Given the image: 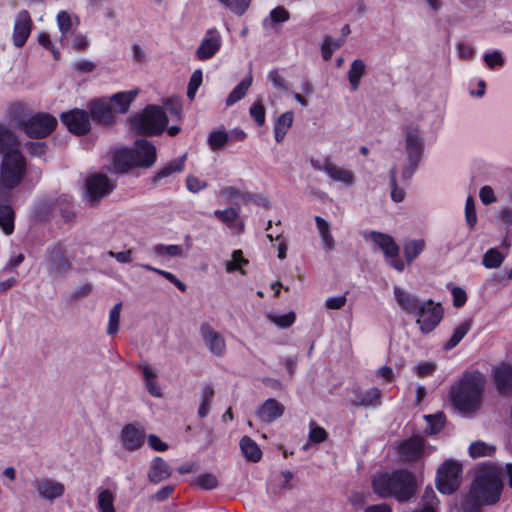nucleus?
<instances>
[{"label": "nucleus", "instance_id": "f257e3e1", "mask_svg": "<svg viewBox=\"0 0 512 512\" xmlns=\"http://www.w3.org/2000/svg\"><path fill=\"white\" fill-rule=\"evenodd\" d=\"M372 488L380 498H395L399 502H407L417 491V481L412 472L399 469L376 474L372 480Z\"/></svg>", "mask_w": 512, "mask_h": 512}, {"label": "nucleus", "instance_id": "f03ea898", "mask_svg": "<svg viewBox=\"0 0 512 512\" xmlns=\"http://www.w3.org/2000/svg\"><path fill=\"white\" fill-rule=\"evenodd\" d=\"M485 376L479 371H468L452 387V404L461 412H474L481 404Z\"/></svg>", "mask_w": 512, "mask_h": 512}, {"label": "nucleus", "instance_id": "7ed1b4c3", "mask_svg": "<svg viewBox=\"0 0 512 512\" xmlns=\"http://www.w3.org/2000/svg\"><path fill=\"white\" fill-rule=\"evenodd\" d=\"M502 488V470L492 464H484L479 468L470 492L483 505H492L499 501Z\"/></svg>", "mask_w": 512, "mask_h": 512}, {"label": "nucleus", "instance_id": "20e7f679", "mask_svg": "<svg viewBox=\"0 0 512 512\" xmlns=\"http://www.w3.org/2000/svg\"><path fill=\"white\" fill-rule=\"evenodd\" d=\"M25 170V159L20 151L3 157L0 170V202L9 200L11 191L22 181Z\"/></svg>", "mask_w": 512, "mask_h": 512}, {"label": "nucleus", "instance_id": "39448f33", "mask_svg": "<svg viewBox=\"0 0 512 512\" xmlns=\"http://www.w3.org/2000/svg\"><path fill=\"white\" fill-rule=\"evenodd\" d=\"M168 118L164 110L156 105L147 106L142 113L130 118L132 129L138 134L159 135L166 128Z\"/></svg>", "mask_w": 512, "mask_h": 512}, {"label": "nucleus", "instance_id": "423d86ee", "mask_svg": "<svg viewBox=\"0 0 512 512\" xmlns=\"http://www.w3.org/2000/svg\"><path fill=\"white\" fill-rule=\"evenodd\" d=\"M366 240H370L375 248L381 250L387 265L398 272H403L405 262L399 258L400 248L394 241L393 237L377 231H371L365 236Z\"/></svg>", "mask_w": 512, "mask_h": 512}, {"label": "nucleus", "instance_id": "0eeeda50", "mask_svg": "<svg viewBox=\"0 0 512 512\" xmlns=\"http://www.w3.org/2000/svg\"><path fill=\"white\" fill-rule=\"evenodd\" d=\"M462 466L455 460H445L437 470L436 486L440 493L450 495L461 484Z\"/></svg>", "mask_w": 512, "mask_h": 512}, {"label": "nucleus", "instance_id": "6e6552de", "mask_svg": "<svg viewBox=\"0 0 512 512\" xmlns=\"http://www.w3.org/2000/svg\"><path fill=\"white\" fill-rule=\"evenodd\" d=\"M444 310L440 303L431 299L425 300L419 306V310L414 313L416 323L419 325L422 333H430L441 322Z\"/></svg>", "mask_w": 512, "mask_h": 512}, {"label": "nucleus", "instance_id": "1a4fd4ad", "mask_svg": "<svg viewBox=\"0 0 512 512\" xmlns=\"http://www.w3.org/2000/svg\"><path fill=\"white\" fill-rule=\"evenodd\" d=\"M114 189V182L106 175L93 174L86 180L84 200L92 206L97 205L102 198L110 195Z\"/></svg>", "mask_w": 512, "mask_h": 512}, {"label": "nucleus", "instance_id": "9d476101", "mask_svg": "<svg viewBox=\"0 0 512 512\" xmlns=\"http://www.w3.org/2000/svg\"><path fill=\"white\" fill-rule=\"evenodd\" d=\"M55 117L46 113H37L29 118L23 125L24 132L32 138H44L56 127Z\"/></svg>", "mask_w": 512, "mask_h": 512}, {"label": "nucleus", "instance_id": "9b49d317", "mask_svg": "<svg viewBox=\"0 0 512 512\" xmlns=\"http://www.w3.org/2000/svg\"><path fill=\"white\" fill-rule=\"evenodd\" d=\"M405 150L411 166H418L424 150V140L417 126L409 125L404 130Z\"/></svg>", "mask_w": 512, "mask_h": 512}, {"label": "nucleus", "instance_id": "f8f14e48", "mask_svg": "<svg viewBox=\"0 0 512 512\" xmlns=\"http://www.w3.org/2000/svg\"><path fill=\"white\" fill-rule=\"evenodd\" d=\"M33 28V20L30 13L25 10H19L13 20V31L11 40L16 48H22L29 38Z\"/></svg>", "mask_w": 512, "mask_h": 512}, {"label": "nucleus", "instance_id": "ddd939ff", "mask_svg": "<svg viewBox=\"0 0 512 512\" xmlns=\"http://www.w3.org/2000/svg\"><path fill=\"white\" fill-rule=\"evenodd\" d=\"M32 485L38 497L49 502L61 498L65 493L64 484L50 477L37 478Z\"/></svg>", "mask_w": 512, "mask_h": 512}, {"label": "nucleus", "instance_id": "4468645a", "mask_svg": "<svg viewBox=\"0 0 512 512\" xmlns=\"http://www.w3.org/2000/svg\"><path fill=\"white\" fill-rule=\"evenodd\" d=\"M145 436V429L140 423L126 424L120 434L121 445L129 452L136 451L144 444Z\"/></svg>", "mask_w": 512, "mask_h": 512}, {"label": "nucleus", "instance_id": "2eb2a0df", "mask_svg": "<svg viewBox=\"0 0 512 512\" xmlns=\"http://www.w3.org/2000/svg\"><path fill=\"white\" fill-rule=\"evenodd\" d=\"M46 261L49 275L56 278L67 273L70 268V262L65 256L64 249L60 244H55L47 250Z\"/></svg>", "mask_w": 512, "mask_h": 512}, {"label": "nucleus", "instance_id": "dca6fc26", "mask_svg": "<svg viewBox=\"0 0 512 512\" xmlns=\"http://www.w3.org/2000/svg\"><path fill=\"white\" fill-rule=\"evenodd\" d=\"M221 46L222 37L220 32L216 28H210L206 31L195 55L201 61L211 59L220 50Z\"/></svg>", "mask_w": 512, "mask_h": 512}, {"label": "nucleus", "instance_id": "f3484780", "mask_svg": "<svg viewBox=\"0 0 512 512\" xmlns=\"http://www.w3.org/2000/svg\"><path fill=\"white\" fill-rule=\"evenodd\" d=\"M61 120L68 130L74 134L83 135L90 130L89 114L84 110L75 109L63 113Z\"/></svg>", "mask_w": 512, "mask_h": 512}, {"label": "nucleus", "instance_id": "a211bd4d", "mask_svg": "<svg viewBox=\"0 0 512 512\" xmlns=\"http://www.w3.org/2000/svg\"><path fill=\"white\" fill-rule=\"evenodd\" d=\"M315 169L323 171L332 181L343 184L345 187H351L355 184V174L353 171L327 160L323 166H315Z\"/></svg>", "mask_w": 512, "mask_h": 512}, {"label": "nucleus", "instance_id": "6ab92c4d", "mask_svg": "<svg viewBox=\"0 0 512 512\" xmlns=\"http://www.w3.org/2000/svg\"><path fill=\"white\" fill-rule=\"evenodd\" d=\"M200 333L206 347L213 355L221 357L225 354L226 342L222 334L214 330L209 324H202Z\"/></svg>", "mask_w": 512, "mask_h": 512}, {"label": "nucleus", "instance_id": "aec40b11", "mask_svg": "<svg viewBox=\"0 0 512 512\" xmlns=\"http://www.w3.org/2000/svg\"><path fill=\"white\" fill-rule=\"evenodd\" d=\"M399 455L402 460L410 462L423 457L425 452V443L419 436L411 437L399 445Z\"/></svg>", "mask_w": 512, "mask_h": 512}, {"label": "nucleus", "instance_id": "412c9836", "mask_svg": "<svg viewBox=\"0 0 512 512\" xmlns=\"http://www.w3.org/2000/svg\"><path fill=\"white\" fill-rule=\"evenodd\" d=\"M133 151L135 153L137 167L149 168L156 162V148L145 139L137 140L134 143Z\"/></svg>", "mask_w": 512, "mask_h": 512}, {"label": "nucleus", "instance_id": "4be33fe9", "mask_svg": "<svg viewBox=\"0 0 512 512\" xmlns=\"http://www.w3.org/2000/svg\"><path fill=\"white\" fill-rule=\"evenodd\" d=\"M394 298L402 311L414 315L423 301L399 286L393 288Z\"/></svg>", "mask_w": 512, "mask_h": 512}, {"label": "nucleus", "instance_id": "5701e85b", "mask_svg": "<svg viewBox=\"0 0 512 512\" xmlns=\"http://www.w3.org/2000/svg\"><path fill=\"white\" fill-rule=\"evenodd\" d=\"M497 390L501 394H508L512 389V366L501 363L492 370Z\"/></svg>", "mask_w": 512, "mask_h": 512}, {"label": "nucleus", "instance_id": "b1692460", "mask_svg": "<svg viewBox=\"0 0 512 512\" xmlns=\"http://www.w3.org/2000/svg\"><path fill=\"white\" fill-rule=\"evenodd\" d=\"M285 411V407L279 401L273 398L267 399L257 410L258 418L265 423H271L280 418Z\"/></svg>", "mask_w": 512, "mask_h": 512}, {"label": "nucleus", "instance_id": "393cba45", "mask_svg": "<svg viewBox=\"0 0 512 512\" xmlns=\"http://www.w3.org/2000/svg\"><path fill=\"white\" fill-rule=\"evenodd\" d=\"M19 151V140L16 134L6 125L0 124V153L3 155Z\"/></svg>", "mask_w": 512, "mask_h": 512}, {"label": "nucleus", "instance_id": "a878e982", "mask_svg": "<svg viewBox=\"0 0 512 512\" xmlns=\"http://www.w3.org/2000/svg\"><path fill=\"white\" fill-rule=\"evenodd\" d=\"M114 167L119 172H127L133 167H137L135 153L133 148H122L117 150L113 156Z\"/></svg>", "mask_w": 512, "mask_h": 512}, {"label": "nucleus", "instance_id": "bb28decb", "mask_svg": "<svg viewBox=\"0 0 512 512\" xmlns=\"http://www.w3.org/2000/svg\"><path fill=\"white\" fill-rule=\"evenodd\" d=\"M140 370L143 375L145 387L148 393L156 398H161L163 396L162 389L157 381V373L155 369L150 366L148 363H144L140 365Z\"/></svg>", "mask_w": 512, "mask_h": 512}, {"label": "nucleus", "instance_id": "cd10ccee", "mask_svg": "<svg viewBox=\"0 0 512 512\" xmlns=\"http://www.w3.org/2000/svg\"><path fill=\"white\" fill-rule=\"evenodd\" d=\"M172 474L169 465L161 457H155L148 472V478L151 483L158 484L161 481L168 479Z\"/></svg>", "mask_w": 512, "mask_h": 512}, {"label": "nucleus", "instance_id": "c85d7f7f", "mask_svg": "<svg viewBox=\"0 0 512 512\" xmlns=\"http://www.w3.org/2000/svg\"><path fill=\"white\" fill-rule=\"evenodd\" d=\"M356 400L353 402L357 407H378L381 404V390L377 387H371L366 391H358Z\"/></svg>", "mask_w": 512, "mask_h": 512}, {"label": "nucleus", "instance_id": "c756f323", "mask_svg": "<svg viewBox=\"0 0 512 512\" xmlns=\"http://www.w3.org/2000/svg\"><path fill=\"white\" fill-rule=\"evenodd\" d=\"M90 112L92 118L98 122L109 124L113 120L111 104L105 101L97 100L92 102L90 105Z\"/></svg>", "mask_w": 512, "mask_h": 512}, {"label": "nucleus", "instance_id": "7c9ffc66", "mask_svg": "<svg viewBox=\"0 0 512 512\" xmlns=\"http://www.w3.org/2000/svg\"><path fill=\"white\" fill-rule=\"evenodd\" d=\"M289 19V11L283 6H277L270 11L266 18L263 19L262 26L265 30H273L278 24H283Z\"/></svg>", "mask_w": 512, "mask_h": 512}, {"label": "nucleus", "instance_id": "2f4dec72", "mask_svg": "<svg viewBox=\"0 0 512 512\" xmlns=\"http://www.w3.org/2000/svg\"><path fill=\"white\" fill-rule=\"evenodd\" d=\"M137 94L138 90L118 92L111 97V106L118 113H126Z\"/></svg>", "mask_w": 512, "mask_h": 512}, {"label": "nucleus", "instance_id": "473e14b6", "mask_svg": "<svg viewBox=\"0 0 512 512\" xmlns=\"http://www.w3.org/2000/svg\"><path fill=\"white\" fill-rule=\"evenodd\" d=\"M186 154L171 160L162 167L153 177V182L158 183L164 178L170 177L175 173L182 172L185 166Z\"/></svg>", "mask_w": 512, "mask_h": 512}, {"label": "nucleus", "instance_id": "72a5a7b5", "mask_svg": "<svg viewBox=\"0 0 512 512\" xmlns=\"http://www.w3.org/2000/svg\"><path fill=\"white\" fill-rule=\"evenodd\" d=\"M426 249V242L424 239H409L403 244V254L405 261L410 265L416 260L421 253Z\"/></svg>", "mask_w": 512, "mask_h": 512}, {"label": "nucleus", "instance_id": "f704fd0d", "mask_svg": "<svg viewBox=\"0 0 512 512\" xmlns=\"http://www.w3.org/2000/svg\"><path fill=\"white\" fill-rule=\"evenodd\" d=\"M293 112L287 111L282 113L276 120L274 125V138L276 142L280 143L284 140L288 130L293 123Z\"/></svg>", "mask_w": 512, "mask_h": 512}, {"label": "nucleus", "instance_id": "c9c22d12", "mask_svg": "<svg viewBox=\"0 0 512 512\" xmlns=\"http://www.w3.org/2000/svg\"><path fill=\"white\" fill-rule=\"evenodd\" d=\"M253 82L251 72L229 93L226 98V105L232 106L240 101L247 93Z\"/></svg>", "mask_w": 512, "mask_h": 512}, {"label": "nucleus", "instance_id": "e433bc0d", "mask_svg": "<svg viewBox=\"0 0 512 512\" xmlns=\"http://www.w3.org/2000/svg\"><path fill=\"white\" fill-rule=\"evenodd\" d=\"M366 65L363 60L355 59L348 71V80L352 91L358 90L361 78L365 74Z\"/></svg>", "mask_w": 512, "mask_h": 512}, {"label": "nucleus", "instance_id": "4c0bfd02", "mask_svg": "<svg viewBox=\"0 0 512 512\" xmlns=\"http://www.w3.org/2000/svg\"><path fill=\"white\" fill-rule=\"evenodd\" d=\"M240 448L244 457L252 462L260 461L262 452L258 444L248 436H244L240 440Z\"/></svg>", "mask_w": 512, "mask_h": 512}, {"label": "nucleus", "instance_id": "58836bf2", "mask_svg": "<svg viewBox=\"0 0 512 512\" xmlns=\"http://www.w3.org/2000/svg\"><path fill=\"white\" fill-rule=\"evenodd\" d=\"M116 495L109 489H99L97 494V509L99 512H116Z\"/></svg>", "mask_w": 512, "mask_h": 512}, {"label": "nucleus", "instance_id": "ea45409f", "mask_svg": "<svg viewBox=\"0 0 512 512\" xmlns=\"http://www.w3.org/2000/svg\"><path fill=\"white\" fill-rule=\"evenodd\" d=\"M472 327V321L470 319L463 321L457 327H455L452 336L444 344L445 350H451L456 347L462 339L467 335Z\"/></svg>", "mask_w": 512, "mask_h": 512}, {"label": "nucleus", "instance_id": "a19ab883", "mask_svg": "<svg viewBox=\"0 0 512 512\" xmlns=\"http://www.w3.org/2000/svg\"><path fill=\"white\" fill-rule=\"evenodd\" d=\"M214 397V388L210 384H206L202 387L200 393V405L198 408V416L204 418L208 415L211 407V403Z\"/></svg>", "mask_w": 512, "mask_h": 512}, {"label": "nucleus", "instance_id": "79ce46f5", "mask_svg": "<svg viewBox=\"0 0 512 512\" xmlns=\"http://www.w3.org/2000/svg\"><path fill=\"white\" fill-rule=\"evenodd\" d=\"M481 506L484 505L469 491L455 504V510L456 512H480Z\"/></svg>", "mask_w": 512, "mask_h": 512}, {"label": "nucleus", "instance_id": "37998d69", "mask_svg": "<svg viewBox=\"0 0 512 512\" xmlns=\"http://www.w3.org/2000/svg\"><path fill=\"white\" fill-rule=\"evenodd\" d=\"M0 227L7 235L14 230V211L9 205H0Z\"/></svg>", "mask_w": 512, "mask_h": 512}, {"label": "nucleus", "instance_id": "c03bdc74", "mask_svg": "<svg viewBox=\"0 0 512 512\" xmlns=\"http://www.w3.org/2000/svg\"><path fill=\"white\" fill-rule=\"evenodd\" d=\"M496 451L494 445L488 444L483 441H475L469 446V455L472 458L492 456Z\"/></svg>", "mask_w": 512, "mask_h": 512}, {"label": "nucleus", "instance_id": "a18cd8bd", "mask_svg": "<svg viewBox=\"0 0 512 512\" xmlns=\"http://www.w3.org/2000/svg\"><path fill=\"white\" fill-rule=\"evenodd\" d=\"M229 141V134L224 129L212 131L207 138V144L211 150L222 149Z\"/></svg>", "mask_w": 512, "mask_h": 512}, {"label": "nucleus", "instance_id": "49530a36", "mask_svg": "<svg viewBox=\"0 0 512 512\" xmlns=\"http://www.w3.org/2000/svg\"><path fill=\"white\" fill-rule=\"evenodd\" d=\"M216 1L238 16L243 15L248 10L250 3H251V0H216Z\"/></svg>", "mask_w": 512, "mask_h": 512}, {"label": "nucleus", "instance_id": "de8ad7c7", "mask_svg": "<svg viewBox=\"0 0 512 512\" xmlns=\"http://www.w3.org/2000/svg\"><path fill=\"white\" fill-rule=\"evenodd\" d=\"M121 309L122 303L119 302L115 304L109 312L107 334L110 336L115 335L119 330Z\"/></svg>", "mask_w": 512, "mask_h": 512}, {"label": "nucleus", "instance_id": "09e8293b", "mask_svg": "<svg viewBox=\"0 0 512 512\" xmlns=\"http://www.w3.org/2000/svg\"><path fill=\"white\" fill-rule=\"evenodd\" d=\"M503 260V255L496 248H491L484 254L482 264L488 269H493L498 268Z\"/></svg>", "mask_w": 512, "mask_h": 512}, {"label": "nucleus", "instance_id": "8fccbe9b", "mask_svg": "<svg viewBox=\"0 0 512 512\" xmlns=\"http://www.w3.org/2000/svg\"><path fill=\"white\" fill-rule=\"evenodd\" d=\"M213 215L228 227H234L239 217V213L235 208H227L225 210H215Z\"/></svg>", "mask_w": 512, "mask_h": 512}, {"label": "nucleus", "instance_id": "3c124183", "mask_svg": "<svg viewBox=\"0 0 512 512\" xmlns=\"http://www.w3.org/2000/svg\"><path fill=\"white\" fill-rule=\"evenodd\" d=\"M154 252L158 256L181 257L183 256V247L181 245L158 244L154 247Z\"/></svg>", "mask_w": 512, "mask_h": 512}, {"label": "nucleus", "instance_id": "603ef678", "mask_svg": "<svg viewBox=\"0 0 512 512\" xmlns=\"http://www.w3.org/2000/svg\"><path fill=\"white\" fill-rule=\"evenodd\" d=\"M141 267L144 268L145 270L153 271V272L163 276L168 281L173 283L180 291H182V292L186 291V285L181 280H179L173 273L155 268L149 264H142Z\"/></svg>", "mask_w": 512, "mask_h": 512}, {"label": "nucleus", "instance_id": "864d4df0", "mask_svg": "<svg viewBox=\"0 0 512 512\" xmlns=\"http://www.w3.org/2000/svg\"><path fill=\"white\" fill-rule=\"evenodd\" d=\"M267 318L271 323L275 324L280 328H288L295 322L296 315L294 312H288L283 315L269 314Z\"/></svg>", "mask_w": 512, "mask_h": 512}, {"label": "nucleus", "instance_id": "5fc2aeb1", "mask_svg": "<svg viewBox=\"0 0 512 512\" xmlns=\"http://www.w3.org/2000/svg\"><path fill=\"white\" fill-rule=\"evenodd\" d=\"M245 264H247V260L243 258L242 251L235 250L232 253V259L226 262V271L228 273H232L234 271L244 273L242 266Z\"/></svg>", "mask_w": 512, "mask_h": 512}, {"label": "nucleus", "instance_id": "6e6d98bb", "mask_svg": "<svg viewBox=\"0 0 512 512\" xmlns=\"http://www.w3.org/2000/svg\"><path fill=\"white\" fill-rule=\"evenodd\" d=\"M343 40H336L332 37H326L321 46V53L324 60H329L332 57L333 52L338 49L342 44Z\"/></svg>", "mask_w": 512, "mask_h": 512}, {"label": "nucleus", "instance_id": "4d7b16f0", "mask_svg": "<svg viewBox=\"0 0 512 512\" xmlns=\"http://www.w3.org/2000/svg\"><path fill=\"white\" fill-rule=\"evenodd\" d=\"M424 418L426 419V421L429 425V428H428L429 434H436V433L440 432V430L444 426L445 416L443 413H437L434 415H426V416H424Z\"/></svg>", "mask_w": 512, "mask_h": 512}, {"label": "nucleus", "instance_id": "13d9d810", "mask_svg": "<svg viewBox=\"0 0 512 512\" xmlns=\"http://www.w3.org/2000/svg\"><path fill=\"white\" fill-rule=\"evenodd\" d=\"M483 59L489 69L502 67L505 63L502 53L499 50L485 53Z\"/></svg>", "mask_w": 512, "mask_h": 512}, {"label": "nucleus", "instance_id": "bf43d9fd", "mask_svg": "<svg viewBox=\"0 0 512 512\" xmlns=\"http://www.w3.org/2000/svg\"><path fill=\"white\" fill-rule=\"evenodd\" d=\"M58 28L62 34V39L70 32L72 27L71 16L66 11H60L56 17Z\"/></svg>", "mask_w": 512, "mask_h": 512}, {"label": "nucleus", "instance_id": "052dcab7", "mask_svg": "<svg viewBox=\"0 0 512 512\" xmlns=\"http://www.w3.org/2000/svg\"><path fill=\"white\" fill-rule=\"evenodd\" d=\"M250 116L254 119L258 126H263L265 123V108L261 101L253 103L249 109Z\"/></svg>", "mask_w": 512, "mask_h": 512}, {"label": "nucleus", "instance_id": "680f3d73", "mask_svg": "<svg viewBox=\"0 0 512 512\" xmlns=\"http://www.w3.org/2000/svg\"><path fill=\"white\" fill-rule=\"evenodd\" d=\"M309 441L312 443H321L327 439V432L324 428L317 426L311 421L309 424Z\"/></svg>", "mask_w": 512, "mask_h": 512}, {"label": "nucleus", "instance_id": "e2e57ef3", "mask_svg": "<svg viewBox=\"0 0 512 512\" xmlns=\"http://www.w3.org/2000/svg\"><path fill=\"white\" fill-rule=\"evenodd\" d=\"M196 484L205 490H212L218 486V480L213 474H201L196 479Z\"/></svg>", "mask_w": 512, "mask_h": 512}, {"label": "nucleus", "instance_id": "0e129e2a", "mask_svg": "<svg viewBox=\"0 0 512 512\" xmlns=\"http://www.w3.org/2000/svg\"><path fill=\"white\" fill-rule=\"evenodd\" d=\"M390 185H391V198L394 202H401L405 198V192L403 189L398 188L396 183V169L390 170Z\"/></svg>", "mask_w": 512, "mask_h": 512}, {"label": "nucleus", "instance_id": "69168bd1", "mask_svg": "<svg viewBox=\"0 0 512 512\" xmlns=\"http://www.w3.org/2000/svg\"><path fill=\"white\" fill-rule=\"evenodd\" d=\"M465 218L466 222L470 227H474L477 222L476 210L474 200L471 196L466 199L465 202Z\"/></svg>", "mask_w": 512, "mask_h": 512}, {"label": "nucleus", "instance_id": "338daca9", "mask_svg": "<svg viewBox=\"0 0 512 512\" xmlns=\"http://www.w3.org/2000/svg\"><path fill=\"white\" fill-rule=\"evenodd\" d=\"M72 68L73 70L75 71H78V72H81V73H89V72H92L96 65L93 61L89 60V59H78L74 62H72Z\"/></svg>", "mask_w": 512, "mask_h": 512}, {"label": "nucleus", "instance_id": "774afa93", "mask_svg": "<svg viewBox=\"0 0 512 512\" xmlns=\"http://www.w3.org/2000/svg\"><path fill=\"white\" fill-rule=\"evenodd\" d=\"M457 53L462 59L472 60L475 57L476 50L472 45L461 42L457 45Z\"/></svg>", "mask_w": 512, "mask_h": 512}]
</instances>
